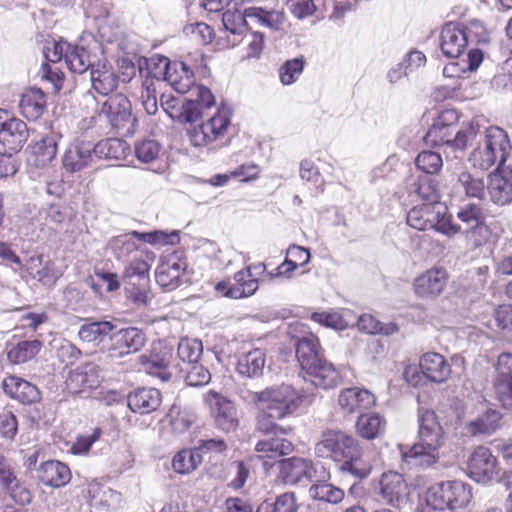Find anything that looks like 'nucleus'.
I'll return each instance as SVG.
<instances>
[{
	"label": "nucleus",
	"mask_w": 512,
	"mask_h": 512,
	"mask_svg": "<svg viewBox=\"0 0 512 512\" xmlns=\"http://www.w3.org/2000/svg\"><path fill=\"white\" fill-rule=\"evenodd\" d=\"M41 347L42 344L38 340L21 341L8 351L7 356L13 364L25 363L34 358Z\"/></svg>",
	"instance_id": "49"
},
{
	"label": "nucleus",
	"mask_w": 512,
	"mask_h": 512,
	"mask_svg": "<svg viewBox=\"0 0 512 512\" xmlns=\"http://www.w3.org/2000/svg\"><path fill=\"white\" fill-rule=\"evenodd\" d=\"M380 495L386 504L400 507L407 502L409 487L401 474L388 471L381 476Z\"/></svg>",
	"instance_id": "19"
},
{
	"label": "nucleus",
	"mask_w": 512,
	"mask_h": 512,
	"mask_svg": "<svg viewBox=\"0 0 512 512\" xmlns=\"http://www.w3.org/2000/svg\"><path fill=\"white\" fill-rule=\"evenodd\" d=\"M28 138L27 124L13 117L7 110L0 109V144L6 151L10 154L20 151Z\"/></svg>",
	"instance_id": "14"
},
{
	"label": "nucleus",
	"mask_w": 512,
	"mask_h": 512,
	"mask_svg": "<svg viewBox=\"0 0 512 512\" xmlns=\"http://www.w3.org/2000/svg\"><path fill=\"white\" fill-rule=\"evenodd\" d=\"M101 370L98 365L88 362L71 370L65 380L66 389L73 394L95 389L101 383Z\"/></svg>",
	"instance_id": "18"
},
{
	"label": "nucleus",
	"mask_w": 512,
	"mask_h": 512,
	"mask_svg": "<svg viewBox=\"0 0 512 512\" xmlns=\"http://www.w3.org/2000/svg\"><path fill=\"white\" fill-rule=\"evenodd\" d=\"M113 329L114 325L109 321L91 322L80 327L78 336L82 342L99 345L105 337L111 335Z\"/></svg>",
	"instance_id": "46"
},
{
	"label": "nucleus",
	"mask_w": 512,
	"mask_h": 512,
	"mask_svg": "<svg viewBox=\"0 0 512 512\" xmlns=\"http://www.w3.org/2000/svg\"><path fill=\"white\" fill-rule=\"evenodd\" d=\"M205 402L210 407L216 426L230 432L237 428L238 419L234 404L225 396L214 390L205 395Z\"/></svg>",
	"instance_id": "15"
},
{
	"label": "nucleus",
	"mask_w": 512,
	"mask_h": 512,
	"mask_svg": "<svg viewBox=\"0 0 512 512\" xmlns=\"http://www.w3.org/2000/svg\"><path fill=\"white\" fill-rule=\"evenodd\" d=\"M46 107V96L38 88H31L22 94L19 108L21 114L28 120H37Z\"/></svg>",
	"instance_id": "37"
},
{
	"label": "nucleus",
	"mask_w": 512,
	"mask_h": 512,
	"mask_svg": "<svg viewBox=\"0 0 512 512\" xmlns=\"http://www.w3.org/2000/svg\"><path fill=\"white\" fill-rule=\"evenodd\" d=\"M266 364V355L263 350L256 348L242 354L238 358L237 371L245 377H255L262 375Z\"/></svg>",
	"instance_id": "41"
},
{
	"label": "nucleus",
	"mask_w": 512,
	"mask_h": 512,
	"mask_svg": "<svg viewBox=\"0 0 512 512\" xmlns=\"http://www.w3.org/2000/svg\"><path fill=\"white\" fill-rule=\"evenodd\" d=\"M341 470L358 478H366L370 474L372 464L362 451L359 443L355 447V451H352L342 462Z\"/></svg>",
	"instance_id": "45"
},
{
	"label": "nucleus",
	"mask_w": 512,
	"mask_h": 512,
	"mask_svg": "<svg viewBox=\"0 0 512 512\" xmlns=\"http://www.w3.org/2000/svg\"><path fill=\"white\" fill-rule=\"evenodd\" d=\"M293 444L284 438L267 436L255 445V451L261 459H277L293 451Z\"/></svg>",
	"instance_id": "35"
},
{
	"label": "nucleus",
	"mask_w": 512,
	"mask_h": 512,
	"mask_svg": "<svg viewBox=\"0 0 512 512\" xmlns=\"http://www.w3.org/2000/svg\"><path fill=\"white\" fill-rule=\"evenodd\" d=\"M501 419L502 415L499 411L487 409L467 424V433L474 437L491 435L499 428Z\"/></svg>",
	"instance_id": "38"
},
{
	"label": "nucleus",
	"mask_w": 512,
	"mask_h": 512,
	"mask_svg": "<svg viewBox=\"0 0 512 512\" xmlns=\"http://www.w3.org/2000/svg\"><path fill=\"white\" fill-rule=\"evenodd\" d=\"M65 63L72 72L82 74L88 69L92 70L97 61L87 48L70 45L65 51Z\"/></svg>",
	"instance_id": "42"
},
{
	"label": "nucleus",
	"mask_w": 512,
	"mask_h": 512,
	"mask_svg": "<svg viewBox=\"0 0 512 512\" xmlns=\"http://www.w3.org/2000/svg\"><path fill=\"white\" fill-rule=\"evenodd\" d=\"M181 371L185 373V381L188 386H204L211 380V373L199 362L186 364L181 367Z\"/></svg>",
	"instance_id": "52"
},
{
	"label": "nucleus",
	"mask_w": 512,
	"mask_h": 512,
	"mask_svg": "<svg viewBox=\"0 0 512 512\" xmlns=\"http://www.w3.org/2000/svg\"><path fill=\"white\" fill-rule=\"evenodd\" d=\"M494 399L500 407L512 413V354L502 353L495 364L492 381Z\"/></svg>",
	"instance_id": "13"
},
{
	"label": "nucleus",
	"mask_w": 512,
	"mask_h": 512,
	"mask_svg": "<svg viewBox=\"0 0 512 512\" xmlns=\"http://www.w3.org/2000/svg\"><path fill=\"white\" fill-rule=\"evenodd\" d=\"M468 475L477 482L487 483L498 474L497 459L487 447L479 446L468 461Z\"/></svg>",
	"instance_id": "17"
},
{
	"label": "nucleus",
	"mask_w": 512,
	"mask_h": 512,
	"mask_svg": "<svg viewBox=\"0 0 512 512\" xmlns=\"http://www.w3.org/2000/svg\"><path fill=\"white\" fill-rule=\"evenodd\" d=\"M0 489L20 505L31 503L33 498L31 491L17 477L14 469L0 481Z\"/></svg>",
	"instance_id": "44"
},
{
	"label": "nucleus",
	"mask_w": 512,
	"mask_h": 512,
	"mask_svg": "<svg viewBox=\"0 0 512 512\" xmlns=\"http://www.w3.org/2000/svg\"><path fill=\"white\" fill-rule=\"evenodd\" d=\"M202 462V454L198 448L183 449L172 460V467L179 474H188L196 470Z\"/></svg>",
	"instance_id": "48"
},
{
	"label": "nucleus",
	"mask_w": 512,
	"mask_h": 512,
	"mask_svg": "<svg viewBox=\"0 0 512 512\" xmlns=\"http://www.w3.org/2000/svg\"><path fill=\"white\" fill-rule=\"evenodd\" d=\"M376 405V397L366 389L352 387L340 391L338 406L345 414L361 413Z\"/></svg>",
	"instance_id": "21"
},
{
	"label": "nucleus",
	"mask_w": 512,
	"mask_h": 512,
	"mask_svg": "<svg viewBox=\"0 0 512 512\" xmlns=\"http://www.w3.org/2000/svg\"><path fill=\"white\" fill-rule=\"evenodd\" d=\"M98 116L104 117L111 129L121 136H132L138 126L130 100L121 93L108 97L102 103Z\"/></svg>",
	"instance_id": "7"
},
{
	"label": "nucleus",
	"mask_w": 512,
	"mask_h": 512,
	"mask_svg": "<svg viewBox=\"0 0 512 512\" xmlns=\"http://www.w3.org/2000/svg\"><path fill=\"white\" fill-rule=\"evenodd\" d=\"M487 190L495 204L504 205L512 201V160L503 167H497L489 176Z\"/></svg>",
	"instance_id": "20"
},
{
	"label": "nucleus",
	"mask_w": 512,
	"mask_h": 512,
	"mask_svg": "<svg viewBox=\"0 0 512 512\" xmlns=\"http://www.w3.org/2000/svg\"><path fill=\"white\" fill-rule=\"evenodd\" d=\"M448 279L449 275L445 268L432 267L414 279L413 289L420 298L435 299L444 291Z\"/></svg>",
	"instance_id": "16"
},
{
	"label": "nucleus",
	"mask_w": 512,
	"mask_h": 512,
	"mask_svg": "<svg viewBox=\"0 0 512 512\" xmlns=\"http://www.w3.org/2000/svg\"><path fill=\"white\" fill-rule=\"evenodd\" d=\"M458 184L464 189L467 196L481 198L485 192V184L479 177L464 171L458 176Z\"/></svg>",
	"instance_id": "59"
},
{
	"label": "nucleus",
	"mask_w": 512,
	"mask_h": 512,
	"mask_svg": "<svg viewBox=\"0 0 512 512\" xmlns=\"http://www.w3.org/2000/svg\"><path fill=\"white\" fill-rule=\"evenodd\" d=\"M279 479L288 485L313 482L319 471L325 477L327 471L320 463H313L312 460L304 457H289L278 462Z\"/></svg>",
	"instance_id": "11"
},
{
	"label": "nucleus",
	"mask_w": 512,
	"mask_h": 512,
	"mask_svg": "<svg viewBox=\"0 0 512 512\" xmlns=\"http://www.w3.org/2000/svg\"><path fill=\"white\" fill-rule=\"evenodd\" d=\"M419 368L423 376L435 383L445 382L451 375V366L445 358L436 352L422 355Z\"/></svg>",
	"instance_id": "24"
},
{
	"label": "nucleus",
	"mask_w": 512,
	"mask_h": 512,
	"mask_svg": "<svg viewBox=\"0 0 512 512\" xmlns=\"http://www.w3.org/2000/svg\"><path fill=\"white\" fill-rule=\"evenodd\" d=\"M38 477L44 485L60 488L70 481L71 472L66 464L52 460L41 464Z\"/></svg>",
	"instance_id": "32"
},
{
	"label": "nucleus",
	"mask_w": 512,
	"mask_h": 512,
	"mask_svg": "<svg viewBox=\"0 0 512 512\" xmlns=\"http://www.w3.org/2000/svg\"><path fill=\"white\" fill-rule=\"evenodd\" d=\"M277 30L284 21V13L278 10L267 11L260 7H248L243 13L238 10L228 9L222 15V23L227 32L233 35H241L246 29V19Z\"/></svg>",
	"instance_id": "8"
},
{
	"label": "nucleus",
	"mask_w": 512,
	"mask_h": 512,
	"mask_svg": "<svg viewBox=\"0 0 512 512\" xmlns=\"http://www.w3.org/2000/svg\"><path fill=\"white\" fill-rule=\"evenodd\" d=\"M328 478L329 473L327 472L324 477L320 470L317 478L313 481L314 483L309 488V496L314 500L338 504L344 498V491L329 483Z\"/></svg>",
	"instance_id": "34"
},
{
	"label": "nucleus",
	"mask_w": 512,
	"mask_h": 512,
	"mask_svg": "<svg viewBox=\"0 0 512 512\" xmlns=\"http://www.w3.org/2000/svg\"><path fill=\"white\" fill-rule=\"evenodd\" d=\"M305 379L310 381L314 386L323 389H330L337 386L342 379V375L332 364L327 363L324 359L319 363L307 369Z\"/></svg>",
	"instance_id": "27"
},
{
	"label": "nucleus",
	"mask_w": 512,
	"mask_h": 512,
	"mask_svg": "<svg viewBox=\"0 0 512 512\" xmlns=\"http://www.w3.org/2000/svg\"><path fill=\"white\" fill-rule=\"evenodd\" d=\"M248 399L259 410L272 411L277 418H284L294 412L300 404L299 393L290 385L271 386L260 392H249Z\"/></svg>",
	"instance_id": "6"
},
{
	"label": "nucleus",
	"mask_w": 512,
	"mask_h": 512,
	"mask_svg": "<svg viewBox=\"0 0 512 512\" xmlns=\"http://www.w3.org/2000/svg\"><path fill=\"white\" fill-rule=\"evenodd\" d=\"M468 40L465 31L452 23L446 24L441 32L440 47L448 58L459 57L467 47Z\"/></svg>",
	"instance_id": "26"
},
{
	"label": "nucleus",
	"mask_w": 512,
	"mask_h": 512,
	"mask_svg": "<svg viewBox=\"0 0 512 512\" xmlns=\"http://www.w3.org/2000/svg\"><path fill=\"white\" fill-rule=\"evenodd\" d=\"M169 356L168 352L158 353L153 348L149 353L140 355L138 361L144 372L158 377L161 381H168L171 377L168 371Z\"/></svg>",
	"instance_id": "30"
},
{
	"label": "nucleus",
	"mask_w": 512,
	"mask_h": 512,
	"mask_svg": "<svg viewBox=\"0 0 512 512\" xmlns=\"http://www.w3.org/2000/svg\"><path fill=\"white\" fill-rule=\"evenodd\" d=\"M280 418L274 417L272 411L259 410L256 418V430L267 436L276 435L278 432L285 433V430L276 424V420Z\"/></svg>",
	"instance_id": "61"
},
{
	"label": "nucleus",
	"mask_w": 512,
	"mask_h": 512,
	"mask_svg": "<svg viewBox=\"0 0 512 512\" xmlns=\"http://www.w3.org/2000/svg\"><path fill=\"white\" fill-rule=\"evenodd\" d=\"M471 499L472 489L469 484L459 480L441 482L426 491L422 512L462 509Z\"/></svg>",
	"instance_id": "3"
},
{
	"label": "nucleus",
	"mask_w": 512,
	"mask_h": 512,
	"mask_svg": "<svg viewBox=\"0 0 512 512\" xmlns=\"http://www.w3.org/2000/svg\"><path fill=\"white\" fill-rule=\"evenodd\" d=\"M459 233H463L468 243L474 247H480L488 242L491 236L490 228L485 224V221L481 224L470 228L469 230H462Z\"/></svg>",
	"instance_id": "62"
},
{
	"label": "nucleus",
	"mask_w": 512,
	"mask_h": 512,
	"mask_svg": "<svg viewBox=\"0 0 512 512\" xmlns=\"http://www.w3.org/2000/svg\"><path fill=\"white\" fill-rule=\"evenodd\" d=\"M92 149L88 144H73L65 152L63 167L74 173L87 167L92 160Z\"/></svg>",
	"instance_id": "39"
},
{
	"label": "nucleus",
	"mask_w": 512,
	"mask_h": 512,
	"mask_svg": "<svg viewBox=\"0 0 512 512\" xmlns=\"http://www.w3.org/2000/svg\"><path fill=\"white\" fill-rule=\"evenodd\" d=\"M418 423V441L407 449L400 447L402 459L414 467H433L442 458V448L445 445L444 430L432 410L420 411Z\"/></svg>",
	"instance_id": "1"
},
{
	"label": "nucleus",
	"mask_w": 512,
	"mask_h": 512,
	"mask_svg": "<svg viewBox=\"0 0 512 512\" xmlns=\"http://www.w3.org/2000/svg\"><path fill=\"white\" fill-rule=\"evenodd\" d=\"M512 150L508 133L499 126L485 128L481 140L469 155V162L474 168L488 170L492 166H506V160Z\"/></svg>",
	"instance_id": "2"
},
{
	"label": "nucleus",
	"mask_w": 512,
	"mask_h": 512,
	"mask_svg": "<svg viewBox=\"0 0 512 512\" xmlns=\"http://www.w3.org/2000/svg\"><path fill=\"white\" fill-rule=\"evenodd\" d=\"M202 122L190 131V141L196 147L206 146L212 142L222 140L230 125V112L227 108H218L215 113L203 114Z\"/></svg>",
	"instance_id": "9"
},
{
	"label": "nucleus",
	"mask_w": 512,
	"mask_h": 512,
	"mask_svg": "<svg viewBox=\"0 0 512 512\" xmlns=\"http://www.w3.org/2000/svg\"><path fill=\"white\" fill-rule=\"evenodd\" d=\"M304 58L287 60L279 69L280 81L283 85H291L297 81L304 69Z\"/></svg>",
	"instance_id": "57"
},
{
	"label": "nucleus",
	"mask_w": 512,
	"mask_h": 512,
	"mask_svg": "<svg viewBox=\"0 0 512 512\" xmlns=\"http://www.w3.org/2000/svg\"><path fill=\"white\" fill-rule=\"evenodd\" d=\"M165 66V80H167L175 91L181 94L192 92L196 86L194 83L193 72L183 63L170 64L167 58H163Z\"/></svg>",
	"instance_id": "23"
},
{
	"label": "nucleus",
	"mask_w": 512,
	"mask_h": 512,
	"mask_svg": "<svg viewBox=\"0 0 512 512\" xmlns=\"http://www.w3.org/2000/svg\"><path fill=\"white\" fill-rule=\"evenodd\" d=\"M90 74L92 88L100 95H108L117 87L118 76L106 61L98 60Z\"/></svg>",
	"instance_id": "33"
},
{
	"label": "nucleus",
	"mask_w": 512,
	"mask_h": 512,
	"mask_svg": "<svg viewBox=\"0 0 512 512\" xmlns=\"http://www.w3.org/2000/svg\"><path fill=\"white\" fill-rule=\"evenodd\" d=\"M357 327L367 334L392 335L398 331V326L395 323L383 324L370 314L361 315L357 321Z\"/></svg>",
	"instance_id": "50"
},
{
	"label": "nucleus",
	"mask_w": 512,
	"mask_h": 512,
	"mask_svg": "<svg viewBox=\"0 0 512 512\" xmlns=\"http://www.w3.org/2000/svg\"><path fill=\"white\" fill-rule=\"evenodd\" d=\"M161 151V145L154 139L145 138L137 141L134 145V152L137 159L142 163L155 161Z\"/></svg>",
	"instance_id": "55"
},
{
	"label": "nucleus",
	"mask_w": 512,
	"mask_h": 512,
	"mask_svg": "<svg viewBox=\"0 0 512 512\" xmlns=\"http://www.w3.org/2000/svg\"><path fill=\"white\" fill-rule=\"evenodd\" d=\"M414 193L420 198L422 203L436 204L440 202V195L436 186V182L428 177L420 178L414 183Z\"/></svg>",
	"instance_id": "54"
},
{
	"label": "nucleus",
	"mask_w": 512,
	"mask_h": 512,
	"mask_svg": "<svg viewBox=\"0 0 512 512\" xmlns=\"http://www.w3.org/2000/svg\"><path fill=\"white\" fill-rule=\"evenodd\" d=\"M407 224L417 230L434 229L452 238L461 231L460 225L452 222L447 214V207L442 203H421L411 208L407 213Z\"/></svg>",
	"instance_id": "4"
},
{
	"label": "nucleus",
	"mask_w": 512,
	"mask_h": 512,
	"mask_svg": "<svg viewBox=\"0 0 512 512\" xmlns=\"http://www.w3.org/2000/svg\"><path fill=\"white\" fill-rule=\"evenodd\" d=\"M161 403V394L155 388H140L128 396V406L140 414H148L155 411Z\"/></svg>",
	"instance_id": "31"
},
{
	"label": "nucleus",
	"mask_w": 512,
	"mask_h": 512,
	"mask_svg": "<svg viewBox=\"0 0 512 512\" xmlns=\"http://www.w3.org/2000/svg\"><path fill=\"white\" fill-rule=\"evenodd\" d=\"M358 441L338 430L324 432L321 440L315 445V454L321 458H331L343 462L346 457L355 451Z\"/></svg>",
	"instance_id": "12"
},
{
	"label": "nucleus",
	"mask_w": 512,
	"mask_h": 512,
	"mask_svg": "<svg viewBox=\"0 0 512 512\" xmlns=\"http://www.w3.org/2000/svg\"><path fill=\"white\" fill-rule=\"evenodd\" d=\"M418 169L427 173L435 174L440 171L443 166L442 157L434 151H422L415 159Z\"/></svg>",
	"instance_id": "58"
},
{
	"label": "nucleus",
	"mask_w": 512,
	"mask_h": 512,
	"mask_svg": "<svg viewBox=\"0 0 512 512\" xmlns=\"http://www.w3.org/2000/svg\"><path fill=\"white\" fill-rule=\"evenodd\" d=\"M318 348L319 341L313 334L303 336L297 341L296 357L303 371L322 360Z\"/></svg>",
	"instance_id": "36"
},
{
	"label": "nucleus",
	"mask_w": 512,
	"mask_h": 512,
	"mask_svg": "<svg viewBox=\"0 0 512 512\" xmlns=\"http://www.w3.org/2000/svg\"><path fill=\"white\" fill-rule=\"evenodd\" d=\"M185 269L184 262H181L176 256H170L162 260L156 268V282L165 289H174L178 286Z\"/></svg>",
	"instance_id": "28"
},
{
	"label": "nucleus",
	"mask_w": 512,
	"mask_h": 512,
	"mask_svg": "<svg viewBox=\"0 0 512 512\" xmlns=\"http://www.w3.org/2000/svg\"><path fill=\"white\" fill-rule=\"evenodd\" d=\"M235 286L229 288L225 295L230 298L240 299L252 296L258 289L259 281L254 278L251 267H246L234 275Z\"/></svg>",
	"instance_id": "40"
},
{
	"label": "nucleus",
	"mask_w": 512,
	"mask_h": 512,
	"mask_svg": "<svg viewBox=\"0 0 512 512\" xmlns=\"http://www.w3.org/2000/svg\"><path fill=\"white\" fill-rule=\"evenodd\" d=\"M128 144L119 138H109L99 141L92 149L93 153L106 159H122L128 152Z\"/></svg>",
	"instance_id": "47"
},
{
	"label": "nucleus",
	"mask_w": 512,
	"mask_h": 512,
	"mask_svg": "<svg viewBox=\"0 0 512 512\" xmlns=\"http://www.w3.org/2000/svg\"><path fill=\"white\" fill-rule=\"evenodd\" d=\"M2 386L6 394L24 404L36 402L40 398L35 385L16 376L4 378Z\"/></svg>",
	"instance_id": "29"
},
{
	"label": "nucleus",
	"mask_w": 512,
	"mask_h": 512,
	"mask_svg": "<svg viewBox=\"0 0 512 512\" xmlns=\"http://www.w3.org/2000/svg\"><path fill=\"white\" fill-rule=\"evenodd\" d=\"M191 93L192 97L186 101V106L183 107L187 122H195L200 116L206 114L203 109L211 108L215 104L214 95L203 85L195 86Z\"/></svg>",
	"instance_id": "25"
},
{
	"label": "nucleus",
	"mask_w": 512,
	"mask_h": 512,
	"mask_svg": "<svg viewBox=\"0 0 512 512\" xmlns=\"http://www.w3.org/2000/svg\"><path fill=\"white\" fill-rule=\"evenodd\" d=\"M27 163L31 167L45 168L55 158L57 153V136L49 134L34 141L27 148Z\"/></svg>",
	"instance_id": "22"
},
{
	"label": "nucleus",
	"mask_w": 512,
	"mask_h": 512,
	"mask_svg": "<svg viewBox=\"0 0 512 512\" xmlns=\"http://www.w3.org/2000/svg\"><path fill=\"white\" fill-rule=\"evenodd\" d=\"M150 266L143 259H135L130 262V264L126 267L124 271V279L128 280L130 285H136L133 281L135 278L138 279V283L140 282H149L148 272Z\"/></svg>",
	"instance_id": "60"
},
{
	"label": "nucleus",
	"mask_w": 512,
	"mask_h": 512,
	"mask_svg": "<svg viewBox=\"0 0 512 512\" xmlns=\"http://www.w3.org/2000/svg\"><path fill=\"white\" fill-rule=\"evenodd\" d=\"M178 356L186 364L199 362L203 352V345L197 339H182L178 344Z\"/></svg>",
	"instance_id": "53"
},
{
	"label": "nucleus",
	"mask_w": 512,
	"mask_h": 512,
	"mask_svg": "<svg viewBox=\"0 0 512 512\" xmlns=\"http://www.w3.org/2000/svg\"><path fill=\"white\" fill-rule=\"evenodd\" d=\"M297 510L296 495L293 492H286L279 495L274 503L261 504L257 512H297Z\"/></svg>",
	"instance_id": "51"
},
{
	"label": "nucleus",
	"mask_w": 512,
	"mask_h": 512,
	"mask_svg": "<svg viewBox=\"0 0 512 512\" xmlns=\"http://www.w3.org/2000/svg\"><path fill=\"white\" fill-rule=\"evenodd\" d=\"M491 86L498 91H512V56L503 63L501 70L492 78Z\"/></svg>",
	"instance_id": "63"
},
{
	"label": "nucleus",
	"mask_w": 512,
	"mask_h": 512,
	"mask_svg": "<svg viewBox=\"0 0 512 512\" xmlns=\"http://www.w3.org/2000/svg\"><path fill=\"white\" fill-rule=\"evenodd\" d=\"M457 218L462 222V230H469L485 221L482 209L476 204H467L459 209Z\"/></svg>",
	"instance_id": "56"
},
{
	"label": "nucleus",
	"mask_w": 512,
	"mask_h": 512,
	"mask_svg": "<svg viewBox=\"0 0 512 512\" xmlns=\"http://www.w3.org/2000/svg\"><path fill=\"white\" fill-rule=\"evenodd\" d=\"M147 339L143 330L129 326L111 333L109 343L101 347L110 360H118L142 349Z\"/></svg>",
	"instance_id": "10"
},
{
	"label": "nucleus",
	"mask_w": 512,
	"mask_h": 512,
	"mask_svg": "<svg viewBox=\"0 0 512 512\" xmlns=\"http://www.w3.org/2000/svg\"><path fill=\"white\" fill-rule=\"evenodd\" d=\"M480 128L478 118L463 123L459 129L433 123L424 136V141L429 146H444L452 151L463 152L467 145L480 133Z\"/></svg>",
	"instance_id": "5"
},
{
	"label": "nucleus",
	"mask_w": 512,
	"mask_h": 512,
	"mask_svg": "<svg viewBox=\"0 0 512 512\" xmlns=\"http://www.w3.org/2000/svg\"><path fill=\"white\" fill-rule=\"evenodd\" d=\"M386 429L385 418L378 413H362L356 422L357 433L365 439H375Z\"/></svg>",
	"instance_id": "43"
},
{
	"label": "nucleus",
	"mask_w": 512,
	"mask_h": 512,
	"mask_svg": "<svg viewBox=\"0 0 512 512\" xmlns=\"http://www.w3.org/2000/svg\"><path fill=\"white\" fill-rule=\"evenodd\" d=\"M133 235L139 241L154 244V245L155 244H160V245L174 244L178 240L177 233L167 234L163 231H154V232H149V233L133 231Z\"/></svg>",
	"instance_id": "64"
}]
</instances>
